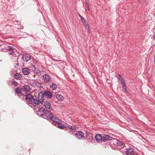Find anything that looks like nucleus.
Listing matches in <instances>:
<instances>
[{
    "label": "nucleus",
    "instance_id": "nucleus-25",
    "mask_svg": "<svg viewBox=\"0 0 155 155\" xmlns=\"http://www.w3.org/2000/svg\"><path fill=\"white\" fill-rule=\"evenodd\" d=\"M35 81L34 80H31L29 82V84H30L32 87H35Z\"/></svg>",
    "mask_w": 155,
    "mask_h": 155
},
{
    "label": "nucleus",
    "instance_id": "nucleus-5",
    "mask_svg": "<svg viewBox=\"0 0 155 155\" xmlns=\"http://www.w3.org/2000/svg\"><path fill=\"white\" fill-rule=\"evenodd\" d=\"M109 141H107L109 142L110 146L113 149H116V146L117 142V139L116 138H112L110 136Z\"/></svg>",
    "mask_w": 155,
    "mask_h": 155
},
{
    "label": "nucleus",
    "instance_id": "nucleus-24",
    "mask_svg": "<svg viewBox=\"0 0 155 155\" xmlns=\"http://www.w3.org/2000/svg\"><path fill=\"white\" fill-rule=\"evenodd\" d=\"M70 131H71V133L72 134H73V130H75L76 129V127L74 126H72L70 127Z\"/></svg>",
    "mask_w": 155,
    "mask_h": 155
},
{
    "label": "nucleus",
    "instance_id": "nucleus-35",
    "mask_svg": "<svg viewBox=\"0 0 155 155\" xmlns=\"http://www.w3.org/2000/svg\"><path fill=\"white\" fill-rule=\"evenodd\" d=\"M119 76V79L120 81V80H121V79H123L122 76L120 74H118Z\"/></svg>",
    "mask_w": 155,
    "mask_h": 155
},
{
    "label": "nucleus",
    "instance_id": "nucleus-18",
    "mask_svg": "<svg viewBox=\"0 0 155 155\" xmlns=\"http://www.w3.org/2000/svg\"><path fill=\"white\" fill-rule=\"evenodd\" d=\"M50 88H51L52 90H55L57 88V85L54 83H51L50 84Z\"/></svg>",
    "mask_w": 155,
    "mask_h": 155
},
{
    "label": "nucleus",
    "instance_id": "nucleus-33",
    "mask_svg": "<svg viewBox=\"0 0 155 155\" xmlns=\"http://www.w3.org/2000/svg\"><path fill=\"white\" fill-rule=\"evenodd\" d=\"M84 24V26L86 28H89V26L87 22H86V23H85Z\"/></svg>",
    "mask_w": 155,
    "mask_h": 155
},
{
    "label": "nucleus",
    "instance_id": "nucleus-12",
    "mask_svg": "<svg viewBox=\"0 0 155 155\" xmlns=\"http://www.w3.org/2000/svg\"><path fill=\"white\" fill-rule=\"evenodd\" d=\"M86 138L87 139L92 140L93 137V134L90 133L89 131H86Z\"/></svg>",
    "mask_w": 155,
    "mask_h": 155
},
{
    "label": "nucleus",
    "instance_id": "nucleus-34",
    "mask_svg": "<svg viewBox=\"0 0 155 155\" xmlns=\"http://www.w3.org/2000/svg\"><path fill=\"white\" fill-rule=\"evenodd\" d=\"M12 84H14L15 86H17L18 85V83L15 81H12Z\"/></svg>",
    "mask_w": 155,
    "mask_h": 155
},
{
    "label": "nucleus",
    "instance_id": "nucleus-29",
    "mask_svg": "<svg viewBox=\"0 0 155 155\" xmlns=\"http://www.w3.org/2000/svg\"><path fill=\"white\" fill-rule=\"evenodd\" d=\"M40 65V64L38 63L37 64H35L34 65L31 66V68L32 69H33V68H39V66Z\"/></svg>",
    "mask_w": 155,
    "mask_h": 155
},
{
    "label": "nucleus",
    "instance_id": "nucleus-27",
    "mask_svg": "<svg viewBox=\"0 0 155 155\" xmlns=\"http://www.w3.org/2000/svg\"><path fill=\"white\" fill-rule=\"evenodd\" d=\"M17 96L19 97V98L21 99L22 100H24L25 97V95L23 94H21L20 95L17 94Z\"/></svg>",
    "mask_w": 155,
    "mask_h": 155
},
{
    "label": "nucleus",
    "instance_id": "nucleus-20",
    "mask_svg": "<svg viewBox=\"0 0 155 155\" xmlns=\"http://www.w3.org/2000/svg\"><path fill=\"white\" fill-rule=\"evenodd\" d=\"M22 72L25 75H28L30 73L29 70L27 68H23Z\"/></svg>",
    "mask_w": 155,
    "mask_h": 155
},
{
    "label": "nucleus",
    "instance_id": "nucleus-6",
    "mask_svg": "<svg viewBox=\"0 0 155 155\" xmlns=\"http://www.w3.org/2000/svg\"><path fill=\"white\" fill-rule=\"evenodd\" d=\"M25 99L27 101L26 103L28 105L31 104L33 99V96L30 93L28 94L25 96Z\"/></svg>",
    "mask_w": 155,
    "mask_h": 155
},
{
    "label": "nucleus",
    "instance_id": "nucleus-31",
    "mask_svg": "<svg viewBox=\"0 0 155 155\" xmlns=\"http://www.w3.org/2000/svg\"><path fill=\"white\" fill-rule=\"evenodd\" d=\"M65 130H68L69 131V133H70L71 134H72V133H71V131H70V128L69 127L66 126H65Z\"/></svg>",
    "mask_w": 155,
    "mask_h": 155
},
{
    "label": "nucleus",
    "instance_id": "nucleus-36",
    "mask_svg": "<svg viewBox=\"0 0 155 155\" xmlns=\"http://www.w3.org/2000/svg\"><path fill=\"white\" fill-rule=\"evenodd\" d=\"M87 29L88 32H90V29H89V28H87Z\"/></svg>",
    "mask_w": 155,
    "mask_h": 155
},
{
    "label": "nucleus",
    "instance_id": "nucleus-23",
    "mask_svg": "<svg viewBox=\"0 0 155 155\" xmlns=\"http://www.w3.org/2000/svg\"><path fill=\"white\" fill-rule=\"evenodd\" d=\"M56 98L59 100V101H61L63 100L64 99L63 97L60 94H58L56 95Z\"/></svg>",
    "mask_w": 155,
    "mask_h": 155
},
{
    "label": "nucleus",
    "instance_id": "nucleus-15",
    "mask_svg": "<svg viewBox=\"0 0 155 155\" xmlns=\"http://www.w3.org/2000/svg\"><path fill=\"white\" fill-rule=\"evenodd\" d=\"M125 144L124 143L122 146L119 148V149L120 151L123 153V154H125L126 152V150H127V148L125 146Z\"/></svg>",
    "mask_w": 155,
    "mask_h": 155
},
{
    "label": "nucleus",
    "instance_id": "nucleus-4",
    "mask_svg": "<svg viewBox=\"0 0 155 155\" xmlns=\"http://www.w3.org/2000/svg\"><path fill=\"white\" fill-rule=\"evenodd\" d=\"M5 48L7 51H10L8 52V54L9 55H12L14 53V52L13 51L14 49L11 46H7L5 44H2L1 45H0V51H2L3 49Z\"/></svg>",
    "mask_w": 155,
    "mask_h": 155
},
{
    "label": "nucleus",
    "instance_id": "nucleus-19",
    "mask_svg": "<svg viewBox=\"0 0 155 155\" xmlns=\"http://www.w3.org/2000/svg\"><path fill=\"white\" fill-rule=\"evenodd\" d=\"M15 78L17 80H20L21 79L22 77L21 74L18 73H16L14 75Z\"/></svg>",
    "mask_w": 155,
    "mask_h": 155
},
{
    "label": "nucleus",
    "instance_id": "nucleus-22",
    "mask_svg": "<svg viewBox=\"0 0 155 155\" xmlns=\"http://www.w3.org/2000/svg\"><path fill=\"white\" fill-rule=\"evenodd\" d=\"M35 86H36L39 88H43L41 86V83H40L39 82L37 81L36 80L35 81Z\"/></svg>",
    "mask_w": 155,
    "mask_h": 155
},
{
    "label": "nucleus",
    "instance_id": "nucleus-1",
    "mask_svg": "<svg viewBox=\"0 0 155 155\" xmlns=\"http://www.w3.org/2000/svg\"><path fill=\"white\" fill-rule=\"evenodd\" d=\"M44 106L46 109L43 107L39 108L38 111V115L44 118H49L50 119L51 117L54 116L50 112L52 110V108L49 102L48 101H45Z\"/></svg>",
    "mask_w": 155,
    "mask_h": 155
},
{
    "label": "nucleus",
    "instance_id": "nucleus-14",
    "mask_svg": "<svg viewBox=\"0 0 155 155\" xmlns=\"http://www.w3.org/2000/svg\"><path fill=\"white\" fill-rule=\"evenodd\" d=\"M22 89L23 91L25 92L26 93H28L30 92L31 90L30 86L27 85H25L23 86Z\"/></svg>",
    "mask_w": 155,
    "mask_h": 155
},
{
    "label": "nucleus",
    "instance_id": "nucleus-11",
    "mask_svg": "<svg viewBox=\"0 0 155 155\" xmlns=\"http://www.w3.org/2000/svg\"><path fill=\"white\" fill-rule=\"evenodd\" d=\"M134 153L132 148L130 147L127 148L126 150V152L125 154L126 155H133Z\"/></svg>",
    "mask_w": 155,
    "mask_h": 155
},
{
    "label": "nucleus",
    "instance_id": "nucleus-9",
    "mask_svg": "<svg viewBox=\"0 0 155 155\" xmlns=\"http://www.w3.org/2000/svg\"><path fill=\"white\" fill-rule=\"evenodd\" d=\"M44 94L45 96L48 99H51L53 96L52 93L50 91H44Z\"/></svg>",
    "mask_w": 155,
    "mask_h": 155
},
{
    "label": "nucleus",
    "instance_id": "nucleus-38",
    "mask_svg": "<svg viewBox=\"0 0 155 155\" xmlns=\"http://www.w3.org/2000/svg\"><path fill=\"white\" fill-rule=\"evenodd\" d=\"M153 38L154 39H155V35H153Z\"/></svg>",
    "mask_w": 155,
    "mask_h": 155
},
{
    "label": "nucleus",
    "instance_id": "nucleus-37",
    "mask_svg": "<svg viewBox=\"0 0 155 155\" xmlns=\"http://www.w3.org/2000/svg\"><path fill=\"white\" fill-rule=\"evenodd\" d=\"M87 9L88 10H90V8L88 5H87Z\"/></svg>",
    "mask_w": 155,
    "mask_h": 155
},
{
    "label": "nucleus",
    "instance_id": "nucleus-8",
    "mask_svg": "<svg viewBox=\"0 0 155 155\" xmlns=\"http://www.w3.org/2000/svg\"><path fill=\"white\" fill-rule=\"evenodd\" d=\"M39 90V92L38 93V99L41 102V104L43 102L44 100V97L45 96L44 94V91L42 92V90Z\"/></svg>",
    "mask_w": 155,
    "mask_h": 155
},
{
    "label": "nucleus",
    "instance_id": "nucleus-10",
    "mask_svg": "<svg viewBox=\"0 0 155 155\" xmlns=\"http://www.w3.org/2000/svg\"><path fill=\"white\" fill-rule=\"evenodd\" d=\"M31 56L28 54H24L21 58L23 60L26 62H28L30 59Z\"/></svg>",
    "mask_w": 155,
    "mask_h": 155
},
{
    "label": "nucleus",
    "instance_id": "nucleus-2",
    "mask_svg": "<svg viewBox=\"0 0 155 155\" xmlns=\"http://www.w3.org/2000/svg\"><path fill=\"white\" fill-rule=\"evenodd\" d=\"M96 141L97 143H101V142H106L109 141L110 136L108 135L103 134L102 136L101 134H98L95 136Z\"/></svg>",
    "mask_w": 155,
    "mask_h": 155
},
{
    "label": "nucleus",
    "instance_id": "nucleus-7",
    "mask_svg": "<svg viewBox=\"0 0 155 155\" xmlns=\"http://www.w3.org/2000/svg\"><path fill=\"white\" fill-rule=\"evenodd\" d=\"M75 136L77 139L79 140H83L85 138L84 133L80 131H77Z\"/></svg>",
    "mask_w": 155,
    "mask_h": 155
},
{
    "label": "nucleus",
    "instance_id": "nucleus-30",
    "mask_svg": "<svg viewBox=\"0 0 155 155\" xmlns=\"http://www.w3.org/2000/svg\"><path fill=\"white\" fill-rule=\"evenodd\" d=\"M123 88V91L124 93H128V92L127 91V87L126 86H122V87Z\"/></svg>",
    "mask_w": 155,
    "mask_h": 155
},
{
    "label": "nucleus",
    "instance_id": "nucleus-16",
    "mask_svg": "<svg viewBox=\"0 0 155 155\" xmlns=\"http://www.w3.org/2000/svg\"><path fill=\"white\" fill-rule=\"evenodd\" d=\"M44 81L45 82H49L51 80V76L48 74H45L43 76Z\"/></svg>",
    "mask_w": 155,
    "mask_h": 155
},
{
    "label": "nucleus",
    "instance_id": "nucleus-28",
    "mask_svg": "<svg viewBox=\"0 0 155 155\" xmlns=\"http://www.w3.org/2000/svg\"><path fill=\"white\" fill-rule=\"evenodd\" d=\"M120 83L122 86H126V83L125 80L124 79L120 80Z\"/></svg>",
    "mask_w": 155,
    "mask_h": 155
},
{
    "label": "nucleus",
    "instance_id": "nucleus-21",
    "mask_svg": "<svg viewBox=\"0 0 155 155\" xmlns=\"http://www.w3.org/2000/svg\"><path fill=\"white\" fill-rule=\"evenodd\" d=\"M22 91L21 88L19 87H18L16 88L15 89V93L18 94H21L22 92Z\"/></svg>",
    "mask_w": 155,
    "mask_h": 155
},
{
    "label": "nucleus",
    "instance_id": "nucleus-3",
    "mask_svg": "<svg viewBox=\"0 0 155 155\" xmlns=\"http://www.w3.org/2000/svg\"><path fill=\"white\" fill-rule=\"evenodd\" d=\"M50 119L54 122L58 124L57 126L60 129H62L65 127V125L64 124H62L60 120L56 116L54 115L52 117H51Z\"/></svg>",
    "mask_w": 155,
    "mask_h": 155
},
{
    "label": "nucleus",
    "instance_id": "nucleus-26",
    "mask_svg": "<svg viewBox=\"0 0 155 155\" xmlns=\"http://www.w3.org/2000/svg\"><path fill=\"white\" fill-rule=\"evenodd\" d=\"M32 70L34 71V72L36 74H38L40 72L39 68H33Z\"/></svg>",
    "mask_w": 155,
    "mask_h": 155
},
{
    "label": "nucleus",
    "instance_id": "nucleus-17",
    "mask_svg": "<svg viewBox=\"0 0 155 155\" xmlns=\"http://www.w3.org/2000/svg\"><path fill=\"white\" fill-rule=\"evenodd\" d=\"M117 142L116 146V149H119V148L122 146L123 145L124 143L122 141L119 140L117 139Z\"/></svg>",
    "mask_w": 155,
    "mask_h": 155
},
{
    "label": "nucleus",
    "instance_id": "nucleus-32",
    "mask_svg": "<svg viewBox=\"0 0 155 155\" xmlns=\"http://www.w3.org/2000/svg\"><path fill=\"white\" fill-rule=\"evenodd\" d=\"M80 16L81 18V20L83 24H84L85 23H86L87 21L85 20V19L82 17L81 15H80Z\"/></svg>",
    "mask_w": 155,
    "mask_h": 155
},
{
    "label": "nucleus",
    "instance_id": "nucleus-13",
    "mask_svg": "<svg viewBox=\"0 0 155 155\" xmlns=\"http://www.w3.org/2000/svg\"><path fill=\"white\" fill-rule=\"evenodd\" d=\"M32 104H39L40 103L41 104V102L39 100L38 98L36 97V96H35V98L33 96V99L32 100Z\"/></svg>",
    "mask_w": 155,
    "mask_h": 155
}]
</instances>
